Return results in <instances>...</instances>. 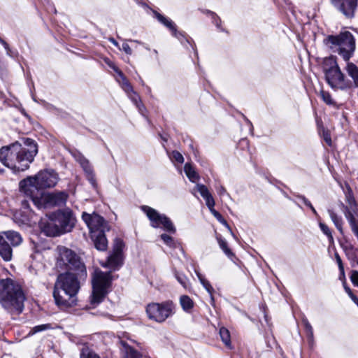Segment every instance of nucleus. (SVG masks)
<instances>
[{"label":"nucleus","instance_id":"obj_38","mask_svg":"<svg viewBox=\"0 0 358 358\" xmlns=\"http://www.w3.org/2000/svg\"><path fill=\"white\" fill-rule=\"evenodd\" d=\"M320 96L322 99V100L327 104H332L333 101L331 97V95L329 92H325L324 90H321L320 92Z\"/></svg>","mask_w":358,"mask_h":358},{"label":"nucleus","instance_id":"obj_9","mask_svg":"<svg viewBox=\"0 0 358 358\" xmlns=\"http://www.w3.org/2000/svg\"><path fill=\"white\" fill-rule=\"evenodd\" d=\"M141 209L148 217L152 227L162 228L164 230L172 234L176 232L173 224L165 215L160 214L155 209L148 206H141Z\"/></svg>","mask_w":358,"mask_h":358},{"label":"nucleus","instance_id":"obj_51","mask_svg":"<svg viewBox=\"0 0 358 358\" xmlns=\"http://www.w3.org/2000/svg\"><path fill=\"white\" fill-rule=\"evenodd\" d=\"M343 286H344V289H345V292L348 293V294L352 292L350 288L345 285V282L343 283Z\"/></svg>","mask_w":358,"mask_h":358},{"label":"nucleus","instance_id":"obj_28","mask_svg":"<svg viewBox=\"0 0 358 358\" xmlns=\"http://www.w3.org/2000/svg\"><path fill=\"white\" fill-rule=\"evenodd\" d=\"M329 215L337 229L343 234V219L338 216L333 210H328Z\"/></svg>","mask_w":358,"mask_h":358},{"label":"nucleus","instance_id":"obj_42","mask_svg":"<svg viewBox=\"0 0 358 358\" xmlns=\"http://www.w3.org/2000/svg\"><path fill=\"white\" fill-rule=\"evenodd\" d=\"M80 358H100L96 354L90 351H83Z\"/></svg>","mask_w":358,"mask_h":358},{"label":"nucleus","instance_id":"obj_4","mask_svg":"<svg viewBox=\"0 0 358 358\" xmlns=\"http://www.w3.org/2000/svg\"><path fill=\"white\" fill-rule=\"evenodd\" d=\"M324 41L334 52H338L345 61L350 59L355 50V38L348 31H342L338 35L329 36Z\"/></svg>","mask_w":358,"mask_h":358},{"label":"nucleus","instance_id":"obj_18","mask_svg":"<svg viewBox=\"0 0 358 358\" xmlns=\"http://www.w3.org/2000/svg\"><path fill=\"white\" fill-rule=\"evenodd\" d=\"M325 78L327 83L333 89L344 90L350 87V83L345 79V76L340 68L327 73Z\"/></svg>","mask_w":358,"mask_h":358},{"label":"nucleus","instance_id":"obj_34","mask_svg":"<svg viewBox=\"0 0 358 358\" xmlns=\"http://www.w3.org/2000/svg\"><path fill=\"white\" fill-rule=\"evenodd\" d=\"M321 231L329 238L330 242H333L334 238L330 229L327 224L322 222L319 223Z\"/></svg>","mask_w":358,"mask_h":358},{"label":"nucleus","instance_id":"obj_48","mask_svg":"<svg viewBox=\"0 0 358 358\" xmlns=\"http://www.w3.org/2000/svg\"><path fill=\"white\" fill-rule=\"evenodd\" d=\"M46 329V326L45 325H39V326H36L34 327L32 329H31V333L32 334H35V333H37L38 331H43L44 329Z\"/></svg>","mask_w":358,"mask_h":358},{"label":"nucleus","instance_id":"obj_24","mask_svg":"<svg viewBox=\"0 0 358 358\" xmlns=\"http://www.w3.org/2000/svg\"><path fill=\"white\" fill-rule=\"evenodd\" d=\"M155 17L158 20L159 22H161L162 24H164L166 27H167L170 31H171L172 34L176 38H179L178 36V31L176 27V24L174 22L164 17V15H161L160 13L155 11L154 12Z\"/></svg>","mask_w":358,"mask_h":358},{"label":"nucleus","instance_id":"obj_13","mask_svg":"<svg viewBox=\"0 0 358 358\" xmlns=\"http://www.w3.org/2000/svg\"><path fill=\"white\" fill-rule=\"evenodd\" d=\"M77 294L54 288L53 296L55 303L61 309H66L77 304Z\"/></svg>","mask_w":358,"mask_h":358},{"label":"nucleus","instance_id":"obj_21","mask_svg":"<svg viewBox=\"0 0 358 358\" xmlns=\"http://www.w3.org/2000/svg\"><path fill=\"white\" fill-rule=\"evenodd\" d=\"M346 219L348 220L353 233L358 238V210L357 208L349 209L345 207L343 210Z\"/></svg>","mask_w":358,"mask_h":358},{"label":"nucleus","instance_id":"obj_27","mask_svg":"<svg viewBox=\"0 0 358 358\" xmlns=\"http://www.w3.org/2000/svg\"><path fill=\"white\" fill-rule=\"evenodd\" d=\"M346 71L354 82L355 87H358V67L353 63H348Z\"/></svg>","mask_w":358,"mask_h":358},{"label":"nucleus","instance_id":"obj_59","mask_svg":"<svg viewBox=\"0 0 358 358\" xmlns=\"http://www.w3.org/2000/svg\"><path fill=\"white\" fill-rule=\"evenodd\" d=\"M216 26H217V27H219V26H220V25H219V24H218L217 22H216Z\"/></svg>","mask_w":358,"mask_h":358},{"label":"nucleus","instance_id":"obj_16","mask_svg":"<svg viewBox=\"0 0 358 358\" xmlns=\"http://www.w3.org/2000/svg\"><path fill=\"white\" fill-rule=\"evenodd\" d=\"M68 194L65 192L42 194L41 205H35L38 208H47L52 206H62L66 203Z\"/></svg>","mask_w":358,"mask_h":358},{"label":"nucleus","instance_id":"obj_35","mask_svg":"<svg viewBox=\"0 0 358 358\" xmlns=\"http://www.w3.org/2000/svg\"><path fill=\"white\" fill-rule=\"evenodd\" d=\"M175 275H176V278L177 280L178 281V282L183 287L187 288V285H188V283H187L188 280H187V277L185 275L179 273H176Z\"/></svg>","mask_w":358,"mask_h":358},{"label":"nucleus","instance_id":"obj_46","mask_svg":"<svg viewBox=\"0 0 358 358\" xmlns=\"http://www.w3.org/2000/svg\"><path fill=\"white\" fill-rule=\"evenodd\" d=\"M122 50L127 55H131L132 54V50L131 49V48L129 47V45H128V43H124L122 44Z\"/></svg>","mask_w":358,"mask_h":358},{"label":"nucleus","instance_id":"obj_12","mask_svg":"<svg viewBox=\"0 0 358 358\" xmlns=\"http://www.w3.org/2000/svg\"><path fill=\"white\" fill-rule=\"evenodd\" d=\"M124 247V242L119 238L115 240L113 253L108 257L107 261L102 263L103 267H108L112 270L118 269L123 264L122 250Z\"/></svg>","mask_w":358,"mask_h":358},{"label":"nucleus","instance_id":"obj_20","mask_svg":"<svg viewBox=\"0 0 358 358\" xmlns=\"http://www.w3.org/2000/svg\"><path fill=\"white\" fill-rule=\"evenodd\" d=\"M39 227L41 231L46 236H57L62 234L53 215L48 220H41L39 222Z\"/></svg>","mask_w":358,"mask_h":358},{"label":"nucleus","instance_id":"obj_41","mask_svg":"<svg viewBox=\"0 0 358 358\" xmlns=\"http://www.w3.org/2000/svg\"><path fill=\"white\" fill-rule=\"evenodd\" d=\"M335 258H336V262L338 264L339 270L341 271V274L344 277L345 276L344 267H343V265L342 263L341 258L338 253H336Z\"/></svg>","mask_w":358,"mask_h":358},{"label":"nucleus","instance_id":"obj_30","mask_svg":"<svg viewBox=\"0 0 358 358\" xmlns=\"http://www.w3.org/2000/svg\"><path fill=\"white\" fill-rule=\"evenodd\" d=\"M180 303L182 309L186 312L189 311L194 306L193 301L187 295H182L180 296Z\"/></svg>","mask_w":358,"mask_h":358},{"label":"nucleus","instance_id":"obj_32","mask_svg":"<svg viewBox=\"0 0 358 358\" xmlns=\"http://www.w3.org/2000/svg\"><path fill=\"white\" fill-rule=\"evenodd\" d=\"M219 245L220 248L223 250V252L225 253V255L231 258L234 256L233 252L231 251V250L227 246V243L224 239H222L221 238H217Z\"/></svg>","mask_w":358,"mask_h":358},{"label":"nucleus","instance_id":"obj_33","mask_svg":"<svg viewBox=\"0 0 358 358\" xmlns=\"http://www.w3.org/2000/svg\"><path fill=\"white\" fill-rule=\"evenodd\" d=\"M196 274L200 281V282L202 284V285L203 286V287L206 289V291L210 293V294H212V292L214 291L213 287L211 286V285L210 284V282L206 280L202 275L201 274L199 273V272H196Z\"/></svg>","mask_w":358,"mask_h":358},{"label":"nucleus","instance_id":"obj_14","mask_svg":"<svg viewBox=\"0 0 358 358\" xmlns=\"http://www.w3.org/2000/svg\"><path fill=\"white\" fill-rule=\"evenodd\" d=\"M53 216L62 234L71 231L73 228L76 219L71 211H59Z\"/></svg>","mask_w":358,"mask_h":358},{"label":"nucleus","instance_id":"obj_19","mask_svg":"<svg viewBox=\"0 0 358 358\" xmlns=\"http://www.w3.org/2000/svg\"><path fill=\"white\" fill-rule=\"evenodd\" d=\"M333 6L347 18H352L358 6V0H331Z\"/></svg>","mask_w":358,"mask_h":358},{"label":"nucleus","instance_id":"obj_52","mask_svg":"<svg viewBox=\"0 0 358 358\" xmlns=\"http://www.w3.org/2000/svg\"><path fill=\"white\" fill-rule=\"evenodd\" d=\"M109 41H110L113 45H115L116 47H119V44H118V43H117V42L114 38H110L109 39Z\"/></svg>","mask_w":358,"mask_h":358},{"label":"nucleus","instance_id":"obj_7","mask_svg":"<svg viewBox=\"0 0 358 358\" xmlns=\"http://www.w3.org/2000/svg\"><path fill=\"white\" fill-rule=\"evenodd\" d=\"M22 238L20 233L15 231L0 232V256L6 261L9 262L13 256V247L20 245Z\"/></svg>","mask_w":358,"mask_h":358},{"label":"nucleus","instance_id":"obj_49","mask_svg":"<svg viewBox=\"0 0 358 358\" xmlns=\"http://www.w3.org/2000/svg\"><path fill=\"white\" fill-rule=\"evenodd\" d=\"M0 43L3 45V47L5 48L6 50H8V43L5 41L1 39V38H0Z\"/></svg>","mask_w":358,"mask_h":358},{"label":"nucleus","instance_id":"obj_60","mask_svg":"<svg viewBox=\"0 0 358 358\" xmlns=\"http://www.w3.org/2000/svg\"><path fill=\"white\" fill-rule=\"evenodd\" d=\"M2 172V170H0V173Z\"/></svg>","mask_w":358,"mask_h":358},{"label":"nucleus","instance_id":"obj_31","mask_svg":"<svg viewBox=\"0 0 358 358\" xmlns=\"http://www.w3.org/2000/svg\"><path fill=\"white\" fill-rule=\"evenodd\" d=\"M220 336L222 341V342L225 344V345L228 348H231V338L230 334L227 329L225 327H222L220 329Z\"/></svg>","mask_w":358,"mask_h":358},{"label":"nucleus","instance_id":"obj_39","mask_svg":"<svg viewBox=\"0 0 358 358\" xmlns=\"http://www.w3.org/2000/svg\"><path fill=\"white\" fill-rule=\"evenodd\" d=\"M298 197L299 199H301L303 202L304 203V204L308 206V208H310V209L312 210V212L315 215H317V213L315 210V208L313 206V205L311 204V203L307 199H306L305 196H298Z\"/></svg>","mask_w":358,"mask_h":358},{"label":"nucleus","instance_id":"obj_26","mask_svg":"<svg viewBox=\"0 0 358 358\" xmlns=\"http://www.w3.org/2000/svg\"><path fill=\"white\" fill-rule=\"evenodd\" d=\"M322 68L326 76L327 73L338 69L339 66L337 64L336 58L331 56L324 59Z\"/></svg>","mask_w":358,"mask_h":358},{"label":"nucleus","instance_id":"obj_10","mask_svg":"<svg viewBox=\"0 0 358 358\" xmlns=\"http://www.w3.org/2000/svg\"><path fill=\"white\" fill-rule=\"evenodd\" d=\"M107 64L117 73V76L116 77V80L118 82L122 90L127 94L129 99L134 103L139 111L142 113L144 107L141 104L138 94L134 91L129 80L124 76L123 73L113 62H107Z\"/></svg>","mask_w":358,"mask_h":358},{"label":"nucleus","instance_id":"obj_3","mask_svg":"<svg viewBox=\"0 0 358 358\" xmlns=\"http://www.w3.org/2000/svg\"><path fill=\"white\" fill-rule=\"evenodd\" d=\"M25 295L21 285L7 278L0 280V303L11 314H20L24 309Z\"/></svg>","mask_w":358,"mask_h":358},{"label":"nucleus","instance_id":"obj_37","mask_svg":"<svg viewBox=\"0 0 358 358\" xmlns=\"http://www.w3.org/2000/svg\"><path fill=\"white\" fill-rule=\"evenodd\" d=\"M161 238L163 240L164 243H166L167 245H169L170 247L174 246L175 242H174L173 238L171 236H170L166 234H163L161 235Z\"/></svg>","mask_w":358,"mask_h":358},{"label":"nucleus","instance_id":"obj_50","mask_svg":"<svg viewBox=\"0 0 358 358\" xmlns=\"http://www.w3.org/2000/svg\"><path fill=\"white\" fill-rule=\"evenodd\" d=\"M218 193L220 195H223L224 194L226 193V190L224 189V187H220V189H218Z\"/></svg>","mask_w":358,"mask_h":358},{"label":"nucleus","instance_id":"obj_55","mask_svg":"<svg viewBox=\"0 0 358 358\" xmlns=\"http://www.w3.org/2000/svg\"><path fill=\"white\" fill-rule=\"evenodd\" d=\"M353 301L358 306V298L357 297H355V300H353Z\"/></svg>","mask_w":358,"mask_h":358},{"label":"nucleus","instance_id":"obj_8","mask_svg":"<svg viewBox=\"0 0 358 358\" xmlns=\"http://www.w3.org/2000/svg\"><path fill=\"white\" fill-rule=\"evenodd\" d=\"M174 308L173 303L170 301L160 303H151L146 307V313L150 320L162 323L174 313Z\"/></svg>","mask_w":358,"mask_h":358},{"label":"nucleus","instance_id":"obj_56","mask_svg":"<svg viewBox=\"0 0 358 358\" xmlns=\"http://www.w3.org/2000/svg\"><path fill=\"white\" fill-rule=\"evenodd\" d=\"M133 41V42H134V43H141V42H140V41H136V40H134V41Z\"/></svg>","mask_w":358,"mask_h":358},{"label":"nucleus","instance_id":"obj_22","mask_svg":"<svg viewBox=\"0 0 358 358\" xmlns=\"http://www.w3.org/2000/svg\"><path fill=\"white\" fill-rule=\"evenodd\" d=\"M105 231L91 234L94 246L98 250L104 251L107 249L108 241L104 234Z\"/></svg>","mask_w":358,"mask_h":358},{"label":"nucleus","instance_id":"obj_43","mask_svg":"<svg viewBox=\"0 0 358 358\" xmlns=\"http://www.w3.org/2000/svg\"><path fill=\"white\" fill-rule=\"evenodd\" d=\"M347 201L350 206V208H348L349 209L357 208L355 205V200L353 196L350 193L347 195Z\"/></svg>","mask_w":358,"mask_h":358},{"label":"nucleus","instance_id":"obj_40","mask_svg":"<svg viewBox=\"0 0 358 358\" xmlns=\"http://www.w3.org/2000/svg\"><path fill=\"white\" fill-rule=\"evenodd\" d=\"M172 158L178 163H183L184 157L181 153L178 151H173L172 152Z\"/></svg>","mask_w":358,"mask_h":358},{"label":"nucleus","instance_id":"obj_47","mask_svg":"<svg viewBox=\"0 0 358 358\" xmlns=\"http://www.w3.org/2000/svg\"><path fill=\"white\" fill-rule=\"evenodd\" d=\"M323 138L325 142L329 145H331V138L329 134L327 131H323Z\"/></svg>","mask_w":358,"mask_h":358},{"label":"nucleus","instance_id":"obj_15","mask_svg":"<svg viewBox=\"0 0 358 358\" xmlns=\"http://www.w3.org/2000/svg\"><path fill=\"white\" fill-rule=\"evenodd\" d=\"M82 218L89 228L90 234L108 230L104 219L95 213L89 214L84 212Z\"/></svg>","mask_w":358,"mask_h":358},{"label":"nucleus","instance_id":"obj_29","mask_svg":"<svg viewBox=\"0 0 358 358\" xmlns=\"http://www.w3.org/2000/svg\"><path fill=\"white\" fill-rule=\"evenodd\" d=\"M184 171L190 181L195 182L199 179V175L191 164H186L184 166Z\"/></svg>","mask_w":358,"mask_h":358},{"label":"nucleus","instance_id":"obj_2","mask_svg":"<svg viewBox=\"0 0 358 358\" xmlns=\"http://www.w3.org/2000/svg\"><path fill=\"white\" fill-rule=\"evenodd\" d=\"M59 180L58 173L52 169L40 171L34 176H29L20 182L21 192L29 198L34 205H41L43 190L54 187Z\"/></svg>","mask_w":358,"mask_h":358},{"label":"nucleus","instance_id":"obj_45","mask_svg":"<svg viewBox=\"0 0 358 358\" xmlns=\"http://www.w3.org/2000/svg\"><path fill=\"white\" fill-rule=\"evenodd\" d=\"M86 176H87V180L90 182V184L92 185V186L93 187H96V179H95V176H94V172L92 173L91 174H89V175Z\"/></svg>","mask_w":358,"mask_h":358},{"label":"nucleus","instance_id":"obj_5","mask_svg":"<svg viewBox=\"0 0 358 358\" xmlns=\"http://www.w3.org/2000/svg\"><path fill=\"white\" fill-rule=\"evenodd\" d=\"M58 257L57 266L62 269H68L76 272L80 278H85L87 271L80 257L71 249L64 246L57 248Z\"/></svg>","mask_w":358,"mask_h":358},{"label":"nucleus","instance_id":"obj_23","mask_svg":"<svg viewBox=\"0 0 358 358\" xmlns=\"http://www.w3.org/2000/svg\"><path fill=\"white\" fill-rule=\"evenodd\" d=\"M72 155L75 159L80 164L86 176L94 172L88 159H87L80 152L76 151L72 152Z\"/></svg>","mask_w":358,"mask_h":358},{"label":"nucleus","instance_id":"obj_17","mask_svg":"<svg viewBox=\"0 0 358 358\" xmlns=\"http://www.w3.org/2000/svg\"><path fill=\"white\" fill-rule=\"evenodd\" d=\"M196 190L200 193L201 196L206 200V206L208 207L210 213L213 216L223 225L229 228L227 221L223 218L220 213H218L215 208V201L211 194L209 192L208 188L202 184H197L196 185Z\"/></svg>","mask_w":358,"mask_h":358},{"label":"nucleus","instance_id":"obj_58","mask_svg":"<svg viewBox=\"0 0 358 358\" xmlns=\"http://www.w3.org/2000/svg\"><path fill=\"white\" fill-rule=\"evenodd\" d=\"M153 52H154V54H156V55H157V53H158V52H157V51L156 50H154V51H153Z\"/></svg>","mask_w":358,"mask_h":358},{"label":"nucleus","instance_id":"obj_1","mask_svg":"<svg viewBox=\"0 0 358 358\" xmlns=\"http://www.w3.org/2000/svg\"><path fill=\"white\" fill-rule=\"evenodd\" d=\"M38 152L37 145L30 138L24 140V145L16 141L0 149V162L6 166L17 171H23L29 167Z\"/></svg>","mask_w":358,"mask_h":358},{"label":"nucleus","instance_id":"obj_6","mask_svg":"<svg viewBox=\"0 0 358 358\" xmlns=\"http://www.w3.org/2000/svg\"><path fill=\"white\" fill-rule=\"evenodd\" d=\"M112 276L110 272H103L96 269L92 275V294L91 303L96 305L101 303L108 292L111 285Z\"/></svg>","mask_w":358,"mask_h":358},{"label":"nucleus","instance_id":"obj_36","mask_svg":"<svg viewBox=\"0 0 358 358\" xmlns=\"http://www.w3.org/2000/svg\"><path fill=\"white\" fill-rule=\"evenodd\" d=\"M303 323L304 324L306 331L307 332V334H308L309 338L312 340L313 338V331L312 326L310 325V324L309 323V322L308 321L307 319H303Z\"/></svg>","mask_w":358,"mask_h":358},{"label":"nucleus","instance_id":"obj_11","mask_svg":"<svg viewBox=\"0 0 358 358\" xmlns=\"http://www.w3.org/2000/svg\"><path fill=\"white\" fill-rule=\"evenodd\" d=\"M78 277L76 272L75 273L71 272L61 273L57 277L54 288L78 294L80 289Z\"/></svg>","mask_w":358,"mask_h":358},{"label":"nucleus","instance_id":"obj_57","mask_svg":"<svg viewBox=\"0 0 358 358\" xmlns=\"http://www.w3.org/2000/svg\"><path fill=\"white\" fill-rule=\"evenodd\" d=\"M213 15L214 17H215L216 18H217V20H220L219 17H218L217 16H216L215 13H213Z\"/></svg>","mask_w":358,"mask_h":358},{"label":"nucleus","instance_id":"obj_44","mask_svg":"<svg viewBox=\"0 0 358 358\" xmlns=\"http://www.w3.org/2000/svg\"><path fill=\"white\" fill-rule=\"evenodd\" d=\"M350 279H351L352 282L355 285L358 287V271H353L352 272Z\"/></svg>","mask_w":358,"mask_h":358},{"label":"nucleus","instance_id":"obj_53","mask_svg":"<svg viewBox=\"0 0 358 358\" xmlns=\"http://www.w3.org/2000/svg\"><path fill=\"white\" fill-rule=\"evenodd\" d=\"M178 36L179 38H177L178 40L182 41L183 38H185V36L182 33L178 31Z\"/></svg>","mask_w":358,"mask_h":358},{"label":"nucleus","instance_id":"obj_54","mask_svg":"<svg viewBox=\"0 0 358 358\" xmlns=\"http://www.w3.org/2000/svg\"><path fill=\"white\" fill-rule=\"evenodd\" d=\"M348 296L351 298L352 301L355 300V297H357L355 295L353 294L352 292L348 294Z\"/></svg>","mask_w":358,"mask_h":358},{"label":"nucleus","instance_id":"obj_25","mask_svg":"<svg viewBox=\"0 0 358 358\" xmlns=\"http://www.w3.org/2000/svg\"><path fill=\"white\" fill-rule=\"evenodd\" d=\"M121 344L122 346L121 349L122 358H141L140 353L125 342L121 341Z\"/></svg>","mask_w":358,"mask_h":358}]
</instances>
